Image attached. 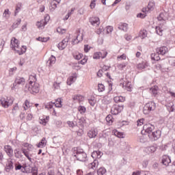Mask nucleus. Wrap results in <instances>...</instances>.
<instances>
[{
    "instance_id": "nucleus-43",
    "label": "nucleus",
    "mask_w": 175,
    "mask_h": 175,
    "mask_svg": "<svg viewBox=\"0 0 175 175\" xmlns=\"http://www.w3.org/2000/svg\"><path fill=\"white\" fill-rule=\"evenodd\" d=\"M101 57H102V53H100V52H96L93 55L94 59H99L100 58H101Z\"/></svg>"
},
{
    "instance_id": "nucleus-34",
    "label": "nucleus",
    "mask_w": 175,
    "mask_h": 175,
    "mask_svg": "<svg viewBox=\"0 0 175 175\" xmlns=\"http://www.w3.org/2000/svg\"><path fill=\"white\" fill-rule=\"evenodd\" d=\"M139 38L142 39H146V38H147V31L145 29L141 30L139 31Z\"/></svg>"
},
{
    "instance_id": "nucleus-22",
    "label": "nucleus",
    "mask_w": 175,
    "mask_h": 175,
    "mask_svg": "<svg viewBox=\"0 0 175 175\" xmlns=\"http://www.w3.org/2000/svg\"><path fill=\"white\" fill-rule=\"evenodd\" d=\"M14 167V166H13V161H8V163H7L5 168V172H7V173H9V172H10V170H13Z\"/></svg>"
},
{
    "instance_id": "nucleus-5",
    "label": "nucleus",
    "mask_w": 175,
    "mask_h": 175,
    "mask_svg": "<svg viewBox=\"0 0 175 175\" xmlns=\"http://www.w3.org/2000/svg\"><path fill=\"white\" fill-rule=\"evenodd\" d=\"M122 110H124V106H122V105H113L111 107V113L113 116H117V114H120V113H121V111H122Z\"/></svg>"
},
{
    "instance_id": "nucleus-47",
    "label": "nucleus",
    "mask_w": 175,
    "mask_h": 175,
    "mask_svg": "<svg viewBox=\"0 0 175 175\" xmlns=\"http://www.w3.org/2000/svg\"><path fill=\"white\" fill-rule=\"evenodd\" d=\"M78 110L81 113V114H83V113H85V111H86L85 107H84V106H79L78 107Z\"/></svg>"
},
{
    "instance_id": "nucleus-8",
    "label": "nucleus",
    "mask_w": 175,
    "mask_h": 175,
    "mask_svg": "<svg viewBox=\"0 0 175 175\" xmlns=\"http://www.w3.org/2000/svg\"><path fill=\"white\" fill-rule=\"evenodd\" d=\"M10 46L11 49L17 53V50H18V47H20V42H18V40L16 39V38H12Z\"/></svg>"
},
{
    "instance_id": "nucleus-48",
    "label": "nucleus",
    "mask_w": 175,
    "mask_h": 175,
    "mask_svg": "<svg viewBox=\"0 0 175 175\" xmlns=\"http://www.w3.org/2000/svg\"><path fill=\"white\" fill-rule=\"evenodd\" d=\"M139 142L140 143H146L147 142V138H146V135H142L139 136Z\"/></svg>"
},
{
    "instance_id": "nucleus-44",
    "label": "nucleus",
    "mask_w": 175,
    "mask_h": 175,
    "mask_svg": "<svg viewBox=\"0 0 175 175\" xmlns=\"http://www.w3.org/2000/svg\"><path fill=\"white\" fill-rule=\"evenodd\" d=\"M3 17H5V18H8V17H10V12L9 11V9H5L3 14Z\"/></svg>"
},
{
    "instance_id": "nucleus-35",
    "label": "nucleus",
    "mask_w": 175,
    "mask_h": 175,
    "mask_svg": "<svg viewBox=\"0 0 175 175\" xmlns=\"http://www.w3.org/2000/svg\"><path fill=\"white\" fill-rule=\"evenodd\" d=\"M150 91L152 95H154V96H156L158 94V86H154L153 88H151Z\"/></svg>"
},
{
    "instance_id": "nucleus-11",
    "label": "nucleus",
    "mask_w": 175,
    "mask_h": 175,
    "mask_svg": "<svg viewBox=\"0 0 175 175\" xmlns=\"http://www.w3.org/2000/svg\"><path fill=\"white\" fill-rule=\"evenodd\" d=\"M169 18V13L164 12L160 13L159 16L157 17L159 21H163V24H166V21Z\"/></svg>"
},
{
    "instance_id": "nucleus-7",
    "label": "nucleus",
    "mask_w": 175,
    "mask_h": 175,
    "mask_svg": "<svg viewBox=\"0 0 175 175\" xmlns=\"http://www.w3.org/2000/svg\"><path fill=\"white\" fill-rule=\"evenodd\" d=\"M21 152H23V154H24L25 157H26V158H27V159L29 161V162H32V157L33 155V153H32V152H31V150H29V148L25 149V148H22Z\"/></svg>"
},
{
    "instance_id": "nucleus-30",
    "label": "nucleus",
    "mask_w": 175,
    "mask_h": 175,
    "mask_svg": "<svg viewBox=\"0 0 175 175\" xmlns=\"http://www.w3.org/2000/svg\"><path fill=\"white\" fill-rule=\"evenodd\" d=\"M114 102H116V103H118V102H125V97L123 96H116L113 98Z\"/></svg>"
},
{
    "instance_id": "nucleus-64",
    "label": "nucleus",
    "mask_w": 175,
    "mask_h": 175,
    "mask_svg": "<svg viewBox=\"0 0 175 175\" xmlns=\"http://www.w3.org/2000/svg\"><path fill=\"white\" fill-rule=\"evenodd\" d=\"M113 32V27L108 26L107 27V33H111Z\"/></svg>"
},
{
    "instance_id": "nucleus-4",
    "label": "nucleus",
    "mask_w": 175,
    "mask_h": 175,
    "mask_svg": "<svg viewBox=\"0 0 175 175\" xmlns=\"http://www.w3.org/2000/svg\"><path fill=\"white\" fill-rule=\"evenodd\" d=\"M161 133L162 131H161V130H157L155 131H152V133L148 135V136L152 142H157V140L161 137Z\"/></svg>"
},
{
    "instance_id": "nucleus-26",
    "label": "nucleus",
    "mask_w": 175,
    "mask_h": 175,
    "mask_svg": "<svg viewBox=\"0 0 175 175\" xmlns=\"http://www.w3.org/2000/svg\"><path fill=\"white\" fill-rule=\"evenodd\" d=\"M46 143H47V141L46 140V137H43L41 142H40L38 144L37 147L38 148H42V147H44V146H46Z\"/></svg>"
},
{
    "instance_id": "nucleus-32",
    "label": "nucleus",
    "mask_w": 175,
    "mask_h": 175,
    "mask_svg": "<svg viewBox=\"0 0 175 175\" xmlns=\"http://www.w3.org/2000/svg\"><path fill=\"white\" fill-rule=\"evenodd\" d=\"M53 104L55 105V107H62V100H61V98L56 99Z\"/></svg>"
},
{
    "instance_id": "nucleus-28",
    "label": "nucleus",
    "mask_w": 175,
    "mask_h": 175,
    "mask_svg": "<svg viewBox=\"0 0 175 175\" xmlns=\"http://www.w3.org/2000/svg\"><path fill=\"white\" fill-rule=\"evenodd\" d=\"M27 51V46H22V48L18 49V50H16L17 54L19 55H22V54H24Z\"/></svg>"
},
{
    "instance_id": "nucleus-40",
    "label": "nucleus",
    "mask_w": 175,
    "mask_h": 175,
    "mask_svg": "<svg viewBox=\"0 0 175 175\" xmlns=\"http://www.w3.org/2000/svg\"><path fill=\"white\" fill-rule=\"evenodd\" d=\"M154 6H155V3H154L152 1H150L148 5V10L149 12L154 10Z\"/></svg>"
},
{
    "instance_id": "nucleus-37",
    "label": "nucleus",
    "mask_w": 175,
    "mask_h": 175,
    "mask_svg": "<svg viewBox=\"0 0 175 175\" xmlns=\"http://www.w3.org/2000/svg\"><path fill=\"white\" fill-rule=\"evenodd\" d=\"M125 87H126L127 91H129V92H131V91H132V83L130 82L129 81H127L126 82Z\"/></svg>"
},
{
    "instance_id": "nucleus-3",
    "label": "nucleus",
    "mask_w": 175,
    "mask_h": 175,
    "mask_svg": "<svg viewBox=\"0 0 175 175\" xmlns=\"http://www.w3.org/2000/svg\"><path fill=\"white\" fill-rule=\"evenodd\" d=\"M74 157L77 158V161L81 162H85L87 161V153L83 152V150H77L76 154H74Z\"/></svg>"
},
{
    "instance_id": "nucleus-36",
    "label": "nucleus",
    "mask_w": 175,
    "mask_h": 175,
    "mask_svg": "<svg viewBox=\"0 0 175 175\" xmlns=\"http://www.w3.org/2000/svg\"><path fill=\"white\" fill-rule=\"evenodd\" d=\"M105 120L109 125H111V124H113V121L114 119L113 118V116L111 114H109L105 118Z\"/></svg>"
},
{
    "instance_id": "nucleus-46",
    "label": "nucleus",
    "mask_w": 175,
    "mask_h": 175,
    "mask_svg": "<svg viewBox=\"0 0 175 175\" xmlns=\"http://www.w3.org/2000/svg\"><path fill=\"white\" fill-rule=\"evenodd\" d=\"M72 99L73 100H81L83 99V96L80 95V94H78V95H76V96H73L72 97Z\"/></svg>"
},
{
    "instance_id": "nucleus-56",
    "label": "nucleus",
    "mask_w": 175,
    "mask_h": 175,
    "mask_svg": "<svg viewBox=\"0 0 175 175\" xmlns=\"http://www.w3.org/2000/svg\"><path fill=\"white\" fill-rule=\"evenodd\" d=\"M126 66V63H122V64H118V68H119V69H120L121 70H122V69H124V68H125Z\"/></svg>"
},
{
    "instance_id": "nucleus-15",
    "label": "nucleus",
    "mask_w": 175,
    "mask_h": 175,
    "mask_svg": "<svg viewBox=\"0 0 175 175\" xmlns=\"http://www.w3.org/2000/svg\"><path fill=\"white\" fill-rule=\"evenodd\" d=\"M90 23L94 27H98L100 24L98 17H92L90 18Z\"/></svg>"
},
{
    "instance_id": "nucleus-13",
    "label": "nucleus",
    "mask_w": 175,
    "mask_h": 175,
    "mask_svg": "<svg viewBox=\"0 0 175 175\" xmlns=\"http://www.w3.org/2000/svg\"><path fill=\"white\" fill-rule=\"evenodd\" d=\"M25 84V79L24 77H17L15 79V81L14 83V85L15 87L18 85H24Z\"/></svg>"
},
{
    "instance_id": "nucleus-61",
    "label": "nucleus",
    "mask_w": 175,
    "mask_h": 175,
    "mask_svg": "<svg viewBox=\"0 0 175 175\" xmlns=\"http://www.w3.org/2000/svg\"><path fill=\"white\" fill-rule=\"evenodd\" d=\"M65 31H66V29H62L61 27H58L57 29V32H58V33H65Z\"/></svg>"
},
{
    "instance_id": "nucleus-38",
    "label": "nucleus",
    "mask_w": 175,
    "mask_h": 175,
    "mask_svg": "<svg viewBox=\"0 0 175 175\" xmlns=\"http://www.w3.org/2000/svg\"><path fill=\"white\" fill-rule=\"evenodd\" d=\"M155 29L157 35H159V36H162V35H163V30L162 29V28H161V27L157 26Z\"/></svg>"
},
{
    "instance_id": "nucleus-57",
    "label": "nucleus",
    "mask_w": 175,
    "mask_h": 175,
    "mask_svg": "<svg viewBox=\"0 0 175 175\" xmlns=\"http://www.w3.org/2000/svg\"><path fill=\"white\" fill-rule=\"evenodd\" d=\"M100 53H101V58L103 59L104 58H106V57L107 56V51H102L101 52H100Z\"/></svg>"
},
{
    "instance_id": "nucleus-52",
    "label": "nucleus",
    "mask_w": 175,
    "mask_h": 175,
    "mask_svg": "<svg viewBox=\"0 0 175 175\" xmlns=\"http://www.w3.org/2000/svg\"><path fill=\"white\" fill-rule=\"evenodd\" d=\"M25 169L26 170V173H31V170H32V167H31V165H25Z\"/></svg>"
},
{
    "instance_id": "nucleus-1",
    "label": "nucleus",
    "mask_w": 175,
    "mask_h": 175,
    "mask_svg": "<svg viewBox=\"0 0 175 175\" xmlns=\"http://www.w3.org/2000/svg\"><path fill=\"white\" fill-rule=\"evenodd\" d=\"M31 79L33 81H29V84H26L25 90L29 91L30 94L35 95V94L39 93V83L35 82L36 81V77L30 75L29 80Z\"/></svg>"
},
{
    "instance_id": "nucleus-12",
    "label": "nucleus",
    "mask_w": 175,
    "mask_h": 175,
    "mask_svg": "<svg viewBox=\"0 0 175 175\" xmlns=\"http://www.w3.org/2000/svg\"><path fill=\"white\" fill-rule=\"evenodd\" d=\"M161 163L164 165V166H169L170 163H172V160L170 157L167 155H163L161 159Z\"/></svg>"
},
{
    "instance_id": "nucleus-51",
    "label": "nucleus",
    "mask_w": 175,
    "mask_h": 175,
    "mask_svg": "<svg viewBox=\"0 0 175 175\" xmlns=\"http://www.w3.org/2000/svg\"><path fill=\"white\" fill-rule=\"evenodd\" d=\"M146 68V63L144 62H142V63H139L138 65H137V68L138 69H145Z\"/></svg>"
},
{
    "instance_id": "nucleus-10",
    "label": "nucleus",
    "mask_w": 175,
    "mask_h": 175,
    "mask_svg": "<svg viewBox=\"0 0 175 175\" xmlns=\"http://www.w3.org/2000/svg\"><path fill=\"white\" fill-rule=\"evenodd\" d=\"M156 53L157 54H159L160 55H165V54H167V53H169V49L167 48V46H163L160 47H157L155 49Z\"/></svg>"
},
{
    "instance_id": "nucleus-53",
    "label": "nucleus",
    "mask_w": 175,
    "mask_h": 175,
    "mask_svg": "<svg viewBox=\"0 0 175 175\" xmlns=\"http://www.w3.org/2000/svg\"><path fill=\"white\" fill-rule=\"evenodd\" d=\"M18 110V104H16L12 109V114H16Z\"/></svg>"
},
{
    "instance_id": "nucleus-39",
    "label": "nucleus",
    "mask_w": 175,
    "mask_h": 175,
    "mask_svg": "<svg viewBox=\"0 0 175 175\" xmlns=\"http://www.w3.org/2000/svg\"><path fill=\"white\" fill-rule=\"evenodd\" d=\"M46 24H47V22H46V21H42L40 22H37L36 26L38 27V28H42V27H44Z\"/></svg>"
},
{
    "instance_id": "nucleus-18",
    "label": "nucleus",
    "mask_w": 175,
    "mask_h": 175,
    "mask_svg": "<svg viewBox=\"0 0 175 175\" xmlns=\"http://www.w3.org/2000/svg\"><path fill=\"white\" fill-rule=\"evenodd\" d=\"M92 157L93 159H100L102 157V152L99 150H95L92 153Z\"/></svg>"
},
{
    "instance_id": "nucleus-25",
    "label": "nucleus",
    "mask_w": 175,
    "mask_h": 175,
    "mask_svg": "<svg viewBox=\"0 0 175 175\" xmlns=\"http://www.w3.org/2000/svg\"><path fill=\"white\" fill-rule=\"evenodd\" d=\"M159 53H152L150 55L151 59L152 61H161V57H159Z\"/></svg>"
},
{
    "instance_id": "nucleus-31",
    "label": "nucleus",
    "mask_w": 175,
    "mask_h": 175,
    "mask_svg": "<svg viewBox=\"0 0 175 175\" xmlns=\"http://www.w3.org/2000/svg\"><path fill=\"white\" fill-rule=\"evenodd\" d=\"M106 168L101 167L98 170H97V174L98 175H104L106 174Z\"/></svg>"
},
{
    "instance_id": "nucleus-45",
    "label": "nucleus",
    "mask_w": 175,
    "mask_h": 175,
    "mask_svg": "<svg viewBox=\"0 0 175 175\" xmlns=\"http://www.w3.org/2000/svg\"><path fill=\"white\" fill-rule=\"evenodd\" d=\"M31 173H32V175H38V167H31Z\"/></svg>"
},
{
    "instance_id": "nucleus-14",
    "label": "nucleus",
    "mask_w": 175,
    "mask_h": 175,
    "mask_svg": "<svg viewBox=\"0 0 175 175\" xmlns=\"http://www.w3.org/2000/svg\"><path fill=\"white\" fill-rule=\"evenodd\" d=\"M4 151L6 152L8 157H10V158H12V157H13V148H12V146L9 145H5L4 146Z\"/></svg>"
},
{
    "instance_id": "nucleus-54",
    "label": "nucleus",
    "mask_w": 175,
    "mask_h": 175,
    "mask_svg": "<svg viewBox=\"0 0 175 175\" xmlns=\"http://www.w3.org/2000/svg\"><path fill=\"white\" fill-rule=\"evenodd\" d=\"M88 103H90V106H95V103H96V100L95 98L88 99Z\"/></svg>"
},
{
    "instance_id": "nucleus-24",
    "label": "nucleus",
    "mask_w": 175,
    "mask_h": 175,
    "mask_svg": "<svg viewBox=\"0 0 175 175\" xmlns=\"http://www.w3.org/2000/svg\"><path fill=\"white\" fill-rule=\"evenodd\" d=\"M118 29H120V31H123L124 32H126L128 31V24L121 23L118 26Z\"/></svg>"
},
{
    "instance_id": "nucleus-23",
    "label": "nucleus",
    "mask_w": 175,
    "mask_h": 175,
    "mask_svg": "<svg viewBox=\"0 0 175 175\" xmlns=\"http://www.w3.org/2000/svg\"><path fill=\"white\" fill-rule=\"evenodd\" d=\"M146 152H148V154L155 152V151H157V146H148L146 148Z\"/></svg>"
},
{
    "instance_id": "nucleus-41",
    "label": "nucleus",
    "mask_w": 175,
    "mask_h": 175,
    "mask_svg": "<svg viewBox=\"0 0 175 175\" xmlns=\"http://www.w3.org/2000/svg\"><path fill=\"white\" fill-rule=\"evenodd\" d=\"M20 24H21V18H18L16 20V23H14L12 27L15 29V28H17L18 27V25H20Z\"/></svg>"
},
{
    "instance_id": "nucleus-62",
    "label": "nucleus",
    "mask_w": 175,
    "mask_h": 175,
    "mask_svg": "<svg viewBox=\"0 0 175 175\" xmlns=\"http://www.w3.org/2000/svg\"><path fill=\"white\" fill-rule=\"evenodd\" d=\"M137 123L138 126H142V125H143V124H144V119L142 118V119L137 120Z\"/></svg>"
},
{
    "instance_id": "nucleus-20",
    "label": "nucleus",
    "mask_w": 175,
    "mask_h": 175,
    "mask_svg": "<svg viewBox=\"0 0 175 175\" xmlns=\"http://www.w3.org/2000/svg\"><path fill=\"white\" fill-rule=\"evenodd\" d=\"M61 3V0H52L51 1V10H55L57 9V5Z\"/></svg>"
},
{
    "instance_id": "nucleus-49",
    "label": "nucleus",
    "mask_w": 175,
    "mask_h": 175,
    "mask_svg": "<svg viewBox=\"0 0 175 175\" xmlns=\"http://www.w3.org/2000/svg\"><path fill=\"white\" fill-rule=\"evenodd\" d=\"M31 107V105H29V101L28 100H26L25 101V107H24V110H28Z\"/></svg>"
},
{
    "instance_id": "nucleus-33",
    "label": "nucleus",
    "mask_w": 175,
    "mask_h": 175,
    "mask_svg": "<svg viewBox=\"0 0 175 175\" xmlns=\"http://www.w3.org/2000/svg\"><path fill=\"white\" fill-rule=\"evenodd\" d=\"M174 104L173 103H170L167 105V109L168 110V111L170 112H173L174 111Z\"/></svg>"
},
{
    "instance_id": "nucleus-9",
    "label": "nucleus",
    "mask_w": 175,
    "mask_h": 175,
    "mask_svg": "<svg viewBox=\"0 0 175 175\" xmlns=\"http://www.w3.org/2000/svg\"><path fill=\"white\" fill-rule=\"evenodd\" d=\"M69 40H70V38L69 37H66L61 42L58 44V49L59 50H64V49H66V46H68Z\"/></svg>"
},
{
    "instance_id": "nucleus-19",
    "label": "nucleus",
    "mask_w": 175,
    "mask_h": 175,
    "mask_svg": "<svg viewBox=\"0 0 175 175\" xmlns=\"http://www.w3.org/2000/svg\"><path fill=\"white\" fill-rule=\"evenodd\" d=\"M55 61H57L55 56L52 55L47 61L46 64L48 66H53L55 64Z\"/></svg>"
},
{
    "instance_id": "nucleus-42",
    "label": "nucleus",
    "mask_w": 175,
    "mask_h": 175,
    "mask_svg": "<svg viewBox=\"0 0 175 175\" xmlns=\"http://www.w3.org/2000/svg\"><path fill=\"white\" fill-rule=\"evenodd\" d=\"M79 35L78 34L77 36V38L76 39H75L73 41H72V44H76V43H79L80 42H81V40H83V36H81V38L79 39Z\"/></svg>"
},
{
    "instance_id": "nucleus-17",
    "label": "nucleus",
    "mask_w": 175,
    "mask_h": 175,
    "mask_svg": "<svg viewBox=\"0 0 175 175\" xmlns=\"http://www.w3.org/2000/svg\"><path fill=\"white\" fill-rule=\"evenodd\" d=\"M97 135H98V130L95 129H92L88 133V136L90 137V139H93L94 137H96Z\"/></svg>"
},
{
    "instance_id": "nucleus-2",
    "label": "nucleus",
    "mask_w": 175,
    "mask_h": 175,
    "mask_svg": "<svg viewBox=\"0 0 175 175\" xmlns=\"http://www.w3.org/2000/svg\"><path fill=\"white\" fill-rule=\"evenodd\" d=\"M155 109H157V104H155V103L152 101L147 103L144 107V114H150V113H151V111H154Z\"/></svg>"
},
{
    "instance_id": "nucleus-27",
    "label": "nucleus",
    "mask_w": 175,
    "mask_h": 175,
    "mask_svg": "<svg viewBox=\"0 0 175 175\" xmlns=\"http://www.w3.org/2000/svg\"><path fill=\"white\" fill-rule=\"evenodd\" d=\"M76 80V74H74L73 76H71L68 79V81H67V84L68 85H72V83H75V81Z\"/></svg>"
},
{
    "instance_id": "nucleus-58",
    "label": "nucleus",
    "mask_w": 175,
    "mask_h": 175,
    "mask_svg": "<svg viewBox=\"0 0 175 175\" xmlns=\"http://www.w3.org/2000/svg\"><path fill=\"white\" fill-rule=\"evenodd\" d=\"M53 105H54V103L53 102L49 103L45 105V107L46 109H53Z\"/></svg>"
},
{
    "instance_id": "nucleus-16",
    "label": "nucleus",
    "mask_w": 175,
    "mask_h": 175,
    "mask_svg": "<svg viewBox=\"0 0 175 175\" xmlns=\"http://www.w3.org/2000/svg\"><path fill=\"white\" fill-rule=\"evenodd\" d=\"M0 103L1 106H3V107L8 109V107H9L10 105H12L13 101L9 102L5 98H3L0 100Z\"/></svg>"
},
{
    "instance_id": "nucleus-29",
    "label": "nucleus",
    "mask_w": 175,
    "mask_h": 175,
    "mask_svg": "<svg viewBox=\"0 0 175 175\" xmlns=\"http://www.w3.org/2000/svg\"><path fill=\"white\" fill-rule=\"evenodd\" d=\"M14 152L15 158L20 159L23 157V154H21V151H20V149H15L14 150Z\"/></svg>"
},
{
    "instance_id": "nucleus-63",
    "label": "nucleus",
    "mask_w": 175,
    "mask_h": 175,
    "mask_svg": "<svg viewBox=\"0 0 175 175\" xmlns=\"http://www.w3.org/2000/svg\"><path fill=\"white\" fill-rule=\"evenodd\" d=\"M84 134V131H83V129H79L77 133V136H83V135Z\"/></svg>"
},
{
    "instance_id": "nucleus-55",
    "label": "nucleus",
    "mask_w": 175,
    "mask_h": 175,
    "mask_svg": "<svg viewBox=\"0 0 175 175\" xmlns=\"http://www.w3.org/2000/svg\"><path fill=\"white\" fill-rule=\"evenodd\" d=\"M79 125H84L85 124V118L81 117L79 119Z\"/></svg>"
},
{
    "instance_id": "nucleus-21",
    "label": "nucleus",
    "mask_w": 175,
    "mask_h": 175,
    "mask_svg": "<svg viewBox=\"0 0 175 175\" xmlns=\"http://www.w3.org/2000/svg\"><path fill=\"white\" fill-rule=\"evenodd\" d=\"M99 165V161H98L97 159H94V161L89 164L90 169H93V170H95L96 167H98Z\"/></svg>"
},
{
    "instance_id": "nucleus-6",
    "label": "nucleus",
    "mask_w": 175,
    "mask_h": 175,
    "mask_svg": "<svg viewBox=\"0 0 175 175\" xmlns=\"http://www.w3.org/2000/svg\"><path fill=\"white\" fill-rule=\"evenodd\" d=\"M143 129L146 132V133H148V135H150V133H152V131L155 129V126L154 124H151V123H148L144 125Z\"/></svg>"
},
{
    "instance_id": "nucleus-59",
    "label": "nucleus",
    "mask_w": 175,
    "mask_h": 175,
    "mask_svg": "<svg viewBox=\"0 0 175 175\" xmlns=\"http://www.w3.org/2000/svg\"><path fill=\"white\" fill-rule=\"evenodd\" d=\"M113 133H114L115 136H116L117 137H120V138L122 137V133H120V132H119V131H115L113 132Z\"/></svg>"
},
{
    "instance_id": "nucleus-60",
    "label": "nucleus",
    "mask_w": 175,
    "mask_h": 175,
    "mask_svg": "<svg viewBox=\"0 0 175 175\" xmlns=\"http://www.w3.org/2000/svg\"><path fill=\"white\" fill-rule=\"evenodd\" d=\"M67 124L70 128H75V126H76V124L72 121H67Z\"/></svg>"
},
{
    "instance_id": "nucleus-50",
    "label": "nucleus",
    "mask_w": 175,
    "mask_h": 175,
    "mask_svg": "<svg viewBox=\"0 0 175 175\" xmlns=\"http://www.w3.org/2000/svg\"><path fill=\"white\" fill-rule=\"evenodd\" d=\"M98 90L99 92H103V91H105V85L102 83H99Z\"/></svg>"
}]
</instances>
